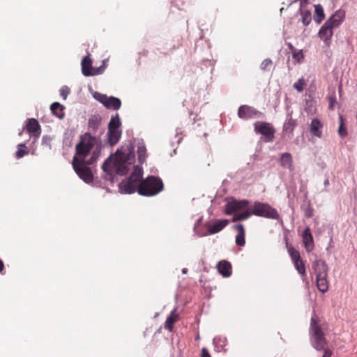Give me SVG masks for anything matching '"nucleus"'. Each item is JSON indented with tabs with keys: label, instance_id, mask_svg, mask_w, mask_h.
Listing matches in <instances>:
<instances>
[{
	"label": "nucleus",
	"instance_id": "nucleus-22",
	"mask_svg": "<svg viewBox=\"0 0 357 357\" xmlns=\"http://www.w3.org/2000/svg\"><path fill=\"white\" fill-rule=\"evenodd\" d=\"M107 135L108 143L111 146H114L119 141L121 136V131L120 130H108Z\"/></svg>",
	"mask_w": 357,
	"mask_h": 357
},
{
	"label": "nucleus",
	"instance_id": "nucleus-25",
	"mask_svg": "<svg viewBox=\"0 0 357 357\" xmlns=\"http://www.w3.org/2000/svg\"><path fill=\"white\" fill-rule=\"evenodd\" d=\"M50 109L52 113L58 117L59 119H63L65 116V113L63 112L64 107L61 105L59 102H55L51 105Z\"/></svg>",
	"mask_w": 357,
	"mask_h": 357
},
{
	"label": "nucleus",
	"instance_id": "nucleus-30",
	"mask_svg": "<svg viewBox=\"0 0 357 357\" xmlns=\"http://www.w3.org/2000/svg\"><path fill=\"white\" fill-rule=\"evenodd\" d=\"M120 126V119L119 115L116 114L115 116L111 118L108 125V130H119Z\"/></svg>",
	"mask_w": 357,
	"mask_h": 357
},
{
	"label": "nucleus",
	"instance_id": "nucleus-7",
	"mask_svg": "<svg viewBox=\"0 0 357 357\" xmlns=\"http://www.w3.org/2000/svg\"><path fill=\"white\" fill-rule=\"evenodd\" d=\"M97 142V139L90 133L84 134L81 137L79 142L76 145L77 157L80 160H85V158L89 154L91 149Z\"/></svg>",
	"mask_w": 357,
	"mask_h": 357
},
{
	"label": "nucleus",
	"instance_id": "nucleus-37",
	"mask_svg": "<svg viewBox=\"0 0 357 357\" xmlns=\"http://www.w3.org/2000/svg\"><path fill=\"white\" fill-rule=\"evenodd\" d=\"M273 66V62L270 59H264L261 65H260V68L262 70H264V71H269L271 68Z\"/></svg>",
	"mask_w": 357,
	"mask_h": 357
},
{
	"label": "nucleus",
	"instance_id": "nucleus-46",
	"mask_svg": "<svg viewBox=\"0 0 357 357\" xmlns=\"http://www.w3.org/2000/svg\"><path fill=\"white\" fill-rule=\"evenodd\" d=\"M333 102L332 101V100H331V103H330V108L331 109H333Z\"/></svg>",
	"mask_w": 357,
	"mask_h": 357
},
{
	"label": "nucleus",
	"instance_id": "nucleus-35",
	"mask_svg": "<svg viewBox=\"0 0 357 357\" xmlns=\"http://www.w3.org/2000/svg\"><path fill=\"white\" fill-rule=\"evenodd\" d=\"M294 266H295L296 270L298 271V272L301 275H305V264H304L303 261L302 259H300V260L294 261Z\"/></svg>",
	"mask_w": 357,
	"mask_h": 357
},
{
	"label": "nucleus",
	"instance_id": "nucleus-41",
	"mask_svg": "<svg viewBox=\"0 0 357 357\" xmlns=\"http://www.w3.org/2000/svg\"><path fill=\"white\" fill-rule=\"evenodd\" d=\"M28 154V151L19 149L15 153V157L19 159Z\"/></svg>",
	"mask_w": 357,
	"mask_h": 357
},
{
	"label": "nucleus",
	"instance_id": "nucleus-26",
	"mask_svg": "<svg viewBox=\"0 0 357 357\" xmlns=\"http://www.w3.org/2000/svg\"><path fill=\"white\" fill-rule=\"evenodd\" d=\"M280 164L283 167L293 169V160L289 153H284L280 157Z\"/></svg>",
	"mask_w": 357,
	"mask_h": 357
},
{
	"label": "nucleus",
	"instance_id": "nucleus-16",
	"mask_svg": "<svg viewBox=\"0 0 357 357\" xmlns=\"http://www.w3.org/2000/svg\"><path fill=\"white\" fill-rule=\"evenodd\" d=\"M82 72L84 76H93V68L92 67V60L89 55L85 56L81 63Z\"/></svg>",
	"mask_w": 357,
	"mask_h": 357
},
{
	"label": "nucleus",
	"instance_id": "nucleus-31",
	"mask_svg": "<svg viewBox=\"0 0 357 357\" xmlns=\"http://www.w3.org/2000/svg\"><path fill=\"white\" fill-rule=\"evenodd\" d=\"M251 215V212H249L248 211H245L241 213H236V212L231 219V221L235 222L237 221L244 220L250 218Z\"/></svg>",
	"mask_w": 357,
	"mask_h": 357
},
{
	"label": "nucleus",
	"instance_id": "nucleus-6",
	"mask_svg": "<svg viewBox=\"0 0 357 357\" xmlns=\"http://www.w3.org/2000/svg\"><path fill=\"white\" fill-rule=\"evenodd\" d=\"M142 169L136 167L130 176L119 184L121 191L128 194H131L136 191L138 192L140 183L142 181Z\"/></svg>",
	"mask_w": 357,
	"mask_h": 357
},
{
	"label": "nucleus",
	"instance_id": "nucleus-34",
	"mask_svg": "<svg viewBox=\"0 0 357 357\" xmlns=\"http://www.w3.org/2000/svg\"><path fill=\"white\" fill-rule=\"evenodd\" d=\"M302 22L304 26H307L312 20L311 12L310 10L301 11Z\"/></svg>",
	"mask_w": 357,
	"mask_h": 357
},
{
	"label": "nucleus",
	"instance_id": "nucleus-27",
	"mask_svg": "<svg viewBox=\"0 0 357 357\" xmlns=\"http://www.w3.org/2000/svg\"><path fill=\"white\" fill-rule=\"evenodd\" d=\"M137 155L140 163H143L146 160V149L143 143H139L137 145Z\"/></svg>",
	"mask_w": 357,
	"mask_h": 357
},
{
	"label": "nucleus",
	"instance_id": "nucleus-39",
	"mask_svg": "<svg viewBox=\"0 0 357 357\" xmlns=\"http://www.w3.org/2000/svg\"><path fill=\"white\" fill-rule=\"evenodd\" d=\"M105 68H106L105 61H103L102 65L100 66L99 68H93V73H94V75L102 73L104 72Z\"/></svg>",
	"mask_w": 357,
	"mask_h": 357
},
{
	"label": "nucleus",
	"instance_id": "nucleus-5",
	"mask_svg": "<svg viewBox=\"0 0 357 357\" xmlns=\"http://www.w3.org/2000/svg\"><path fill=\"white\" fill-rule=\"evenodd\" d=\"M164 188L162 181L159 177L149 176L140 183L138 193L140 195L151 197L158 195Z\"/></svg>",
	"mask_w": 357,
	"mask_h": 357
},
{
	"label": "nucleus",
	"instance_id": "nucleus-8",
	"mask_svg": "<svg viewBox=\"0 0 357 357\" xmlns=\"http://www.w3.org/2000/svg\"><path fill=\"white\" fill-rule=\"evenodd\" d=\"M251 214L257 216L278 220L280 217L277 210L266 203L256 202L251 208Z\"/></svg>",
	"mask_w": 357,
	"mask_h": 357
},
{
	"label": "nucleus",
	"instance_id": "nucleus-42",
	"mask_svg": "<svg viewBox=\"0 0 357 357\" xmlns=\"http://www.w3.org/2000/svg\"><path fill=\"white\" fill-rule=\"evenodd\" d=\"M313 215V210L309 205L305 210V216L306 218H311Z\"/></svg>",
	"mask_w": 357,
	"mask_h": 357
},
{
	"label": "nucleus",
	"instance_id": "nucleus-17",
	"mask_svg": "<svg viewBox=\"0 0 357 357\" xmlns=\"http://www.w3.org/2000/svg\"><path fill=\"white\" fill-rule=\"evenodd\" d=\"M235 229L237 231V234L236 236V244L238 246L243 247L245 244V231L244 226L241 224L237 225L234 226Z\"/></svg>",
	"mask_w": 357,
	"mask_h": 357
},
{
	"label": "nucleus",
	"instance_id": "nucleus-49",
	"mask_svg": "<svg viewBox=\"0 0 357 357\" xmlns=\"http://www.w3.org/2000/svg\"><path fill=\"white\" fill-rule=\"evenodd\" d=\"M283 10H284V8H282L280 9V12H281V13H282V12H283Z\"/></svg>",
	"mask_w": 357,
	"mask_h": 357
},
{
	"label": "nucleus",
	"instance_id": "nucleus-11",
	"mask_svg": "<svg viewBox=\"0 0 357 357\" xmlns=\"http://www.w3.org/2000/svg\"><path fill=\"white\" fill-rule=\"evenodd\" d=\"M263 114L255 109L254 107L248 105H241L238 109V116L242 119H249L253 118H259Z\"/></svg>",
	"mask_w": 357,
	"mask_h": 357
},
{
	"label": "nucleus",
	"instance_id": "nucleus-14",
	"mask_svg": "<svg viewBox=\"0 0 357 357\" xmlns=\"http://www.w3.org/2000/svg\"><path fill=\"white\" fill-rule=\"evenodd\" d=\"M26 131L34 137L38 138L41 133V128L36 119H29L26 125Z\"/></svg>",
	"mask_w": 357,
	"mask_h": 357
},
{
	"label": "nucleus",
	"instance_id": "nucleus-40",
	"mask_svg": "<svg viewBox=\"0 0 357 357\" xmlns=\"http://www.w3.org/2000/svg\"><path fill=\"white\" fill-rule=\"evenodd\" d=\"M69 91V89L64 86L60 89V95L63 97V99H66Z\"/></svg>",
	"mask_w": 357,
	"mask_h": 357
},
{
	"label": "nucleus",
	"instance_id": "nucleus-15",
	"mask_svg": "<svg viewBox=\"0 0 357 357\" xmlns=\"http://www.w3.org/2000/svg\"><path fill=\"white\" fill-rule=\"evenodd\" d=\"M303 243L307 252L314 249V240L310 227H306L302 234Z\"/></svg>",
	"mask_w": 357,
	"mask_h": 357
},
{
	"label": "nucleus",
	"instance_id": "nucleus-47",
	"mask_svg": "<svg viewBox=\"0 0 357 357\" xmlns=\"http://www.w3.org/2000/svg\"><path fill=\"white\" fill-rule=\"evenodd\" d=\"M18 147H25V144H23V143L22 144H20L18 145Z\"/></svg>",
	"mask_w": 357,
	"mask_h": 357
},
{
	"label": "nucleus",
	"instance_id": "nucleus-43",
	"mask_svg": "<svg viewBox=\"0 0 357 357\" xmlns=\"http://www.w3.org/2000/svg\"><path fill=\"white\" fill-rule=\"evenodd\" d=\"M201 357H211L208 350L206 348H203L202 349V355Z\"/></svg>",
	"mask_w": 357,
	"mask_h": 357
},
{
	"label": "nucleus",
	"instance_id": "nucleus-3",
	"mask_svg": "<svg viewBox=\"0 0 357 357\" xmlns=\"http://www.w3.org/2000/svg\"><path fill=\"white\" fill-rule=\"evenodd\" d=\"M100 155V146H97L96 150L93 151L91 158L86 161L85 160H80L77 156L73 159V167L79 176L84 182L89 183L93 180V176L91 169L87 165H92L96 161Z\"/></svg>",
	"mask_w": 357,
	"mask_h": 357
},
{
	"label": "nucleus",
	"instance_id": "nucleus-48",
	"mask_svg": "<svg viewBox=\"0 0 357 357\" xmlns=\"http://www.w3.org/2000/svg\"><path fill=\"white\" fill-rule=\"evenodd\" d=\"M182 273H187V269H186V268H183V269L182 270Z\"/></svg>",
	"mask_w": 357,
	"mask_h": 357
},
{
	"label": "nucleus",
	"instance_id": "nucleus-19",
	"mask_svg": "<svg viewBox=\"0 0 357 357\" xmlns=\"http://www.w3.org/2000/svg\"><path fill=\"white\" fill-rule=\"evenodd\" d=\"M217 268L223 277H229L231 275V265L227 261H219L217 264Z\"/></svg>",
	"mask_w": 357,
	"mask_h": 357
},
{
	"label": "nucleus",
	"instance_id": "nucleus-20",
	"mask_svg": "<svg viewBox=\"0 0 357 357\" xmlns=\"http://www.w3.org/2000/svg\"><path fill=\"white\" fill-rule=\"evenodd\" d=\"M323 128V124L321 121L317 119H314L311 121L310 124V132L314 136L321 138L322 137V131L321 129Z\"/></svg>",
	"mask_w": 357,
	"mask_h": 357
},
{
	"label": "nucleus",
	"instance_id": "nucleus-18",
	"mask_svg": "<svg viewBox=\"0 0 357 357\" xmlns=\"http://www.w3.org/2000/svg\"><path fill=\"white\" fill-rule=\"evenodd\" d=\"M312 268L317 275H328V266L324 261L316 260L312 265Z\"/></svg>",
	"mask_w": 357,
	"mask_h": 357
},
{
	"label": "nucleus",
	"instance_id": "nucleus-13",
	"mask_svg": "<svg viewBox=\"0 0 357 357\" xmlns=\"http://www.w3.org/2000/svg\"><path fill=\"white\" fill-rule=\"evenodd\" d=\"M228 224V220H215L212 223H208L206 227L210 234H214L222 231Z\"/></svg>",
	"mask_w": 357,
	"mask_h": 357
},
{
	"label": "nucleus",
	"instance_id": "nucleus-12",
	"mask_svg": "<svg viewBox=\"0 0 357 357\" xmlns=\"http://www.w3.org/2000/svg\"><path fill=\"white\" fill-rule=\"evenodd\" d=\"M249 204L248 200H232L225 205V213L227 215L233 214L241 209L246 208Z\"/></svg>",
	"mask_w": 357,
	"mask_h": 357
},
{
	"label": "nucleus",
	"instance_id": "nucleus-4",
	"mask_svg": "<svg viewBox=\"0 0 357 357\" xmlns=\"http://www.w3.org/2000/svg\"><path fill=\"white\" fill-rule=\"evenodd\" d=\"M345 17V12L342 10H337L321 26L319 31V37L327 46L330 45L331 39L333 34V28L340 26Z\"/></svg>",
	"mask_w": 357,
	"mask_h": 357
},
{
	"label": "nucleus",
	"instance_id": "nucleus-32",
	"mask_svg": "<svg viewBox=\"0 0 357 357\" xmlns=\"http://www.w3.org/2000/svg\"><path fill=\"white\" fill-rule=\"evenodd\" d=\"M289 49L292 52V56H293V58L297 62H301L303 59V58H304V55H303V51L302 50H296L293 47V45H291V44H289Z\"/></svg>",
	"mask_w": 357,
	"mask_h": 357
},
{
	"label": "nucleus",
	"instance_id": "nucleus-29",
	"mask_svg": "<svg viewBox=\"0 0 357 357\" xmlns=\"http://www.w3.org/2000/svg\"><path fill=\"white\" fill-rule=\"evenodd\" d=\"M296 126V122L292 118H289L287 122L284 123L283 130L286 132L291 134Z\"/></svg>",
	"mask_w": 357,
	"mask_h": 357
},
{
	"label": "nucleus",
	"instance_id": "nucleus-38",
	"mask_svg": "<svg viewBox=\"0 0 357 357\" xmlns=\"http://www.w3.org/2000/svg\"><path fill=\"white\" fill-rule=\"evenodd\" d=\"M305 81L303 79H299L296 83L294 84V87L298 91L301 92L303 90Z\"/></svg>",
	"mask_w": 357,
	"mask_h": 357
},
{
	"label": "nucleus",
	"instance_id": "nucleus-9",
	"mask_svg": "<svg viewBox=\"0 0 357 357\" xmlns=\"http://www.w3.org/2000/svg\"><path fill=\"white\" fill-rule=\"evenodd\" d=\"M254 130L264 137L266 142H273L275 138V130L270 123L257 121L254 123Z\"/></svg>",
	"mask_w": 357,
	"mask_h": 357
},
{
	"label": "nucleus",
	"instance_id": "nucleus-36",
	"mask_svg": "<svg viewBox=\"0 0 357 357\" xmlns=\"http://www.w3.org/2000/svg\"><path fill=\"white\" fill-rule=\"evenodd\" d=\"M288 251L293 262L301 259L299 252L295 248L291 247L289 248Z\"/></svg>",
	"mask_w": 357,
	"mask_h": 357
},
{
	"label": "nucleus",
	"instance_id": "nucleus-21",
	"mask_svg": "<svg viewBox=\"0 0 357 357\" xmlns=\"http://www.w3.org/2000/svg\"><path fill=\"white\" fill-rule=\"evenodd\" d=\"M178 314L176 313V310L174 309L171 312L170 314L167 317L166 321L165 323V328L166 329H168L169 331H172L174 325L178 320Z\"/></svg>",
	"mask_w": 357,
	"mask_h": 357
},
{
	"label": "nucleus",
	"instance_id": "nucleus-2",
	"mask_svg": "<svg viewBox=\"0 0 357 357\" xmlns=\"http://www.w3.org/2000/svg\"><path fill=\"white\" fill-rule=\"evenodd\" d=\"M310 335L313 347L318 351L324 350L322 357H331L333 351L330 349H325L327 341L322 331L321 321L317 316H313L311 318Z\"/></svg>",
	"mask_w": 357,
	"mask_h": 357
},
{
	"label": "nucleus",
	"instance_id": "nucleus-1",
	"mask_svg": "<svg viewBox=\"0 0 357 357\" xmlns=\"http://www.w3.org/2000/svg\"><path fill=\"white\" fill-rule=\"evenodd\" d=\"M135 154L132 147L126 146L118 149L114 155L108 158L103 163L102 169L109 174L116 173L125 175L129 170V166L134 162Z\"/></svg>",
	"mask_w": 357,
	"mask_h": 357
},
{
	"label": "nucleus",
	"instance_id": "nucleus-45",
	"mask_svg": "<svg viewBox=\"0 0 357 357\" xmlns=\"http://www.w3.org/2000/svg\"><path fill=\"white\" fill-rule=\"evenodd\" d=\"M328 184H329V181H328V179H326V180L324 181V185H328Z\"/></svg>",
	"mask_w": 357,
	"mask_h": 357
},
{
	"label": "nucleus",
	"instance_id": "nucleus-44",
	"mask_svg": "<svg viewBox=\"0 0 357 357\" xmlns=\"http://www.w3.org/2000/svg\"><path fill=\"white\" fill-rule=\"evenodd\" d=\"M4 264L3 262L0 259V273L3 270Z\"/></svg>",
	"mask_w": 357,
	"mask_h": 357
},
{
	"label": "nucleus",
	"instance_id": "nucleus-23",
	"mask_svg": "<svg viewBox=\"0 0 357 357\" xmlns=\"http://www.w3.org/2000/svg\"><path fill=\"white\" fill-rule=\"evenodd\" d=\"M101 123V117L99 115H93L89 119L88 127L91 132H96Z\"/></svg>",
	"mask_w": 357,
	"mask_h": 357
},
{
	"label": "nucleus",
	"instance_id": "nucleus-24",
	"mask_svg": "<svg viewBox=\"0 0 357 357\" xmlns=\"http://www.w3.org/2000/svg\"><path fill=\"white\" fill-rule=\"evenodd\" d=\"M317 287L318 289L325 293L328 289V282L327 280V275H317L316 277Z\"/></svg>",
	"mask_w": 357,
	"mask_h": 357
},
{
	"label": "nucleus",
	"instance_id": "nucleus-10",
	"mask_svg": "<svg viewBox=\"0 0 357 357\" xmlns=\"http://www.w3.org/2000/svg\"><path fill=\"white\" fill-rule=\"evenodd\" d=\"M94 98L102 103L107 109L117 110L121 105V100L113 96L108 97L105 94L96 93L94 94Z\"/></svg>",
	"mask_w": 357,
	"mask_h": 357
},
{
	"label": "nucleus",
	"instance_id": "nucleus-28",
	"mask_svg": "<svg viewBox=\"0 0 357 357\" xmlns=\"http://www.w3.org/2000/svg\"><path fill=\"white\" fill-rule=\"evenodd\" d=\"M315 15L314 16V21L319 24L324 18V13L323 8L321 5H315Z\"/></svg>",
	"mask_w": 357,
	"mask_h": 357
},
{
	"label": "nucleus",
	"instance_id": "nucleus-33",
	"mask_svg": "<svg viewBox=\"0 0 357 357\" xmlns=\"http://www.w3.org/2000/svg\"><path fill=\"white\" fill-rule=\"evenodd\" d=\"M340 126L338 128V133L342 137H344L347 135V130L344 126V119L342 115L339 116Z\"/></svg>",
	"mask_w": 357,
	"mask_h": 357
}]
</instances>
